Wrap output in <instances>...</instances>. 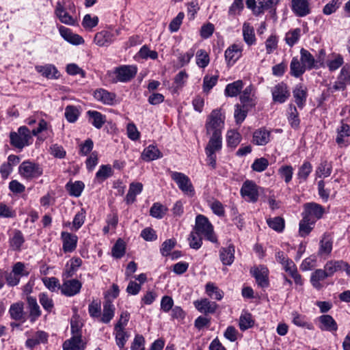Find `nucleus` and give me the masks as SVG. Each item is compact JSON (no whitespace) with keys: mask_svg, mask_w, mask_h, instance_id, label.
<instances>
[{"mask_svg":"<svg viewBox=\"0 0 350 350\" xmlns=\"http://www.w3.org/2000/svg\"><path fill=\"white\" fill-rule=\"evenodd\" d=\"M194 230L198 235H202L213 243L217 242V239L213 232V227L204 215H198L196 217Z\"/></svg>","mask_w":350,"mask_h":350,"instance_id":"1","label":"nucleus"},{"mask_svg":"<svg viewBox=\"0 0 350 350\" xmlns=\"http://www.w3.org/2000/svg\"><path fill=\"white\" fill-rule=\"evenodd\" d=\"M10 144L20 150L30 144L31 132L29 129L23 126L18 128L17 132H11L10 134Z\"/></svg>","mask_w":350,"mask_h":350,"instance_id":"2","label":"nucleus"},{"mask_svg":"<svg viewBox=\"0 0 350 350\" xmlns=\"http://www.w3.org/2000/svg\"><path fill=\"white\" fill-rule=\"evenodd\" d=\"M20 175L27 180H32L40 177L42 173V168L39 164L29 161H25L18 167Z\"/></svg>","mask_w":350,"mask_h":350,"instance_id":"3","label":"nucleus"},{"mask_svg":"<svg viewBox=\"0 0 350 350\" xmlns=\"http://www.w3.org/2000/svg\"><path fill=\"white\" fill-rule=\"evenodd\" d=\"M224 119L219 110L215 109L210 114L206 124V132L211 135H221Z\"/></svg>","mask_w":350,"mask_h":350,"instance_id":"4","label":"nucleus"},{"mask_svg":"<svg viewBox=\"0 0 350 350\" xmlns=\"http://www.w3.org/2000/svg\"><path fill=\"white\" fill-rule=\"evenodd\" d=\"M324 212V208L321 205L315 202H309L304 206L302 217L310 219V221H312V223L315 224L318 219L323 217Z\"/></svg>","mask_w":350,"mask_h":350,"instance_id":"5","label":"nucleus"},{"mask_svg":"<svg viewBox=\"0 0 350 350\" xmlns=\"http://www.w3.org/2000/svg\"><path fill=\"white\" fill-rule=\"evenodd\" d=\"M172 179L177 184L178 188L185 194L193 196L194 189L189 178L185 174L178 172H170Z\"/></svg>","mask_w":350,"mask_h":350,"instance_id":"6","label":"nucleus"},{"mask_svg":"<svg viewBox=\"0 0 350 350\" xmlns=\"http://www.w3.org/2000/svg\"><path fill=\"white\" fill-rule=\"evenodd\" d=\"M137 71V68L135 66L124 65L117 67L113 72L116 77L113 81L115 83L129 81L135 76Z\"/></svg>","mask_w":350,"mask_h":350,"instance_id":"7","label":"nucleus"},{"mask_svg":"<svg viewBox=\"0 0 350 350\" xmlns=\"http://www.w3.org/2000/svg\"><path fill=\"white\" fill-rule=\"evenodd\" d=\"M250 273L254 277L256 283L261 288H267L269 286V270L263 265L254 267L250 270Z\"/></svg>","mask_w":350,"mask_h":350,"instance_id":"8","label":"nucleus"},{"mask_svg":"<svg viewBox=\"0 0 350 350\" xmlns=\"http://www.w3.org/2000/svg\"><path fill=\"white\" fill-rule=\"evenodd\" d=\"M241 194L247 200L256 202L258 199L257 185L252 180H246L241 187Z\"/></svg>","mask_w":350,"mask_h":350,"instance_id":"9","label":"nucleus"},{"mask_svg":"<svg viewBox=\"0 0 350 350\" xmlns=\"http://www.w3.org/2000/svg\"><path fill=\"white\" fill-rule=\"evenodd\" d=\"M82 284L78 280L72 279L65 280L60 287L63 295L71 297L78 294L80 292Z\"/></svg>","mask_w":350,"mask_h":350,"instance_id":"10","label":"nucleus"},{"mask_svg":"<svg viewBox=\"0 0 350 350\" xmlns=\"http://www.w3.org/2000/svg\"><path fill=\"white\" fill-rule=\"evenodd\" d=\"M350 126L342 122L340 126L337 129L336 142L340 148L347 147L350 144Z\"/></svg>","mask_w":350,"mask_h":350,"instance_id":"11","label":"nucleus"},{"mask_svg":"<svg viewBox=\"0 0 350 350\" xmlns=\"http://www.w3.org/2000/svg\"><path fill=\"white\" fill-rule=\"evenodd\" d=\"M274 102L283 103L290 96L287 85L284 83H280L274 86L271 91Z\"/></svg>","mask_w":350,"mask_h":350,"instance_id":"12","label":"nucleus"},{"mask_svg":"<svg viewBox=\"0 0 350 350\" xmlns=\"http://www.w3.org/2000/svg\"><path fill=\"white\" fill-rule=\"evenodd\" d=\"M94 98L104 105H113L116 103V95L104 89H98L94 92Z\"/></svg>","mask_w":350,"mask_h":350,"instance_id":"13","label":"nucleus"},{"mask_svg":"<svg viewBox=\"0 0 350 350\" xmlns=\"http://www.w3.org/2000/svg\"><path fill=\"white\" fill-rule=\"evenodd\" d=\"M271 139V132L265 128H260L253 133L252 143L257 146H265Z\"/></svg>","mask_w":350,"mask_h":350,"instance_id":"14","label":"nucleus"},{"mask_svg":"<svg viewBox=\"0 0 350 350\" xmlns=\"http://www.w3.org/2000/svg\"><path fill=\"white\" fill-rule=\"evenodd\" d=\"M61 237L63 241V250L64 252H72L77 247L78 237L73 234L62 232Z\"/></svg>","mask_w":350,"mask_h":350,"instance_id":"15","label":"nucleus"},{"mask_svg":"<svg viewBox=\"0 0 350 350\" xmlns=\"http://www.w3.org/2000/svg\"><path fill=\"white\" fill-rule=\"evenodd\" d=\"M193 305L199 312L204 314H213L217 308L215 302L210 301L206 298L195 301Z\"/></svg>","mask_w":350,"mask_h":350,"instance_id":"16","label":"nucleus"},{"mask_svg":"<svg viewBox=\"0 0 350 350\" xmlns=\"http://www.w3.org/2000/svg\"><path fill=\"white\" fill-rule=\"evenodd\" d=\"M310 0H292V10L298 16L303 17L310 14Z\"/></svg>","mask_w":350,"mask_h":350,"instance_id":"17","label":"nucleus"},{"mask_svg":"<svg viewBox=\"0 0 350 350\" xmlns=\"http://www.w3.org/2000/svg\"><path fill=\"white\" fill-rule=\"evenodd\" d=\"M59 31L61 36L65 40L72 44L79 45L84 42V40L81 36L72 33V31L67 27L60 26L59 27Z\"/></svg>","mask_w":350,"mask_h":350,"instance_id":"18","label":"nucleus"},{"mask_svg":"<svg viewBox=\"0 0 350 350\" xmlns=\"http://www.w3.org/2000/svg\"><path fill=\"white\" fill-rule=\"evenodd\" d=\"M114 34L109 31L103 30L96 33L94 43L99 46H107L114 40Z\"/></svg>","mask_w":350,"mask_h":350,"instance_id":"19","label":"nucleus"},{"mask_svg":"<svg viewBox=\"0 0 350 350\" xmlns=\"http://www.w3.org/2000/svg\"><path fill=\"white\" fill-rule=\"evenodd\" d=\"M240 101L243 108H249L255 105L254 87L249 85L245 88L240 95Z\"/></svg>","mask_w":350,"mask_h":350,"instance_id":"20","label":"nucleus"},{"mask_svg":"<svg viewBox=\"0 0 350 350\" xmlns=\"http://www.w3.org/2000/svg\"><path fill=\"white\" fill-rule=\"evenodd\" d=\"M115 310L116 308L112 301L109 299H106L103 303V313H100L99 321L103 323H109L114 317Z\"/></svg>","mask_w":350,"mask_h":350,"instance_id":"21","label":"nucleus"},{"mask_svg":"<svg viewBox=\"0 0 350 350\" xmlns=\"http://www.w3.org/2000/svg\"><path fill=\"white\" fill-rule=\"evenodd\" d=\"M242 47L238 44H232L225 51V59L228 65H232L241 56Z\"/></svg>","mask_w":350,"mask_h":350,"instance_id":"22","label":"nucleus"},{"mask_svg":"<svg viewBox=\"0 0 350 350\" xmlns=\"http://www.w3.org/2000/svg\"><path fill=\"white\" fill-rule=\"evenodd\" d=\"M86 113L89 122L98 129H101L106 122V116L100 112L89 110Z\"/></svg>","mask_w":350,"mask_h":350,"instance_id":"23","label":"nucleus"},{"mask_svg":"<svg viewBox=\"0 0 350 350\" xmlns=\"http://www.w3.org/2000/svg\"><path fill=\"white\" fill-rule=\"evenodd\" d=\"M219 259L224 265H230L234 260V247L229 245L219 250Z\"/></svg>","mask_w":350,"mask_h":350,"instance_id":"24","label":"nucleus"},{"mask_svg":"<svg viewBox=\"0 0 350 350\" xmlns=\"http://www.w3.org/2000/svg\"><path fill=\"white\" fill-rule=\"evenodd\" d=\"M84 347L81 335H74L63 344L64 350H83Z\"/></svg>","mask_w":350,"mask_h":350,"instance_id":"25","label":"nucleus"},{"mask_svg":"<svg viewBox=\"0 0 350 350\" xmlns=\"http://www.w3.org/2000/svg\"><path fill=\"white\" fill-rule=\"evenodd\" d=\"M36 70L43 77L47 79H56L59 77V72L55 66L52 64H46L44 66H36Z\"/></svg>","mask_w":350,"mask_h":350,"instance_id":"26","label":"nucleus"},{"mask_svg":"<svg viewBox=\"0 0 350 350\" xmlns=\"http://www.w3.org/2000/svg\"><path fill=\"white\" fill-rule=\"evenodd\" d=\"M55 13L62 23L69 25L75 24V19L65 10L60 2L57 3Z\"/></svg>","mask_w":350,"mask_h":350,"instance_id":"27","label":"nucleus"},{"mask_svg":"<svg viewBox=\"0 0 350 350\" xmlns=\"http://www.w3.org/2000/svg\"><path fill=\"white\" fill-rule=\"evenodd\" d=\"M321 323L320 329L328 332H336L338 325L333 317L329 314H324L319 317Z\"/></svg>","mask_w":350,"mask_h":350,"instance_id":"28","label":"nucleus"},{"mask_svg":"<svg viewBox=\"0 0 350 350\" xmlns=\"http://www.w3.org/2000/svg\"><path fill=\"white\" fill-rule=\"evenodd\" d=\"M243 40L248 46H252L256 43V36L254 29L249 23L245 22L243 24Z\"/></svg>","mask_w":350,"mask_h":350,"instance_id":"29","label":"nucleus"},{"mask_svg":"<svg viewBox=\"0 0 350 350\" xmlns=\"http://www.w3.org/2000/svg\"><path fill=\"white\" fill-rule=\"evenodd\" d=\"M9 312L12 319L22 321L25 319L24 304L22 301L14 303L10 306Z\"/></svg>","mask_w":350,"mask_h":350,"instance_id":"30","label":"nucleus"},{"mask_svg":"<svg viewBox=\"0 0 350 350\" xmlns=\"http://www.w3.org/2000/svg\"><path fill=\"white\" fill-rule=\"evenodd\" d=\"M344 63L343 57L341 55L332 53L327 56L326 65L329 71H334L338 69Z\"/></svg>","mask_w":350,"mask_h":350,"instance_id":"31","label":"nucleus"},{"mask_svg":"<svg viewBox=\"0 0 350 350\" xmlns=\"http://www.w3.org/2000/svg\"><path fill=\"white\" fill-rule=\"evenodd\" d=\"M162 157L160 150L154 146L150 145L145 148L142 154V158L146 161H150Z\"/></svg>","mask_w":350,"mask_h":350,"instance_id":"32","label":"nucleus"},{"mask_svg":"<svg viewBox=\"0 0 350 350\" xmlns=\"http://www.w3.org/2000/svg\"><path fill=\"white\" fill-rule=\"evenodd\" d=\"M25 242L24 237L22 232L18 230H15L14 234L9 239L10 247L12 250L19 251Z\"/></svg>","mask_w":350,"mask_h":350,"instance_id":"33","label":"nucleus"},{"mask_svg":"<svg viewBox=\"0 0 350 350\" xmlns=\"http://www.w3.org/2000/svg\"><path fill=\"white\" fill-rule=\"evenodd\" d=\"M143 189V185L140 183H132L129 186V191L125 200L127 204H132L135 201V197L139 194Z\"/></svg>","mask_w":350,"mask_h":350,"instance_id":"34","label":"nucleus"},{"mask_svg":"<svg viewBox=\"0 0 350 350\" xmlns=\"http://www.w3.org/2000/svg\"><path fill=\"white\" fill-rule=\"evenodd\" d=\"M332 172V163L327 161H323L317 167L315 175L317 178H327L331 175Z\"/></svg>","mask_w":350,"mask_h":350,"instance_id":"35","label":"nucleus"},{"mask_svg":"<svg viewBox=\"0 0 350 350\" xmlns=\"http://www.w3.org/2000/svg\"><path fill=\"white\" fill-rule=\"evenodd\" d=\"M27 301L31 319L32 320L38 319L41 315V310L36 299L33 297L28 296L27 297Z\"/></svg>","mask_w":350,"mask_h":350,"instance_id":"36","label":"nucleus"},{"mask_svg":"<svg viewBox=\"0 0 350 350\" xmlns=\"http://www.w3.org/2000/svg\"><path fill=\"white\" fill-rule=\"evenodd\" d=\"M221 135H212L206 148V152H213L215 153L221 148Z\"/></svg>","mask_w":350,"mask_h":350,"instance_id":"37","label":"nucleus"},{"mask_svg":"<svg viewBox=\"0 0 350 350\" xmlns=\"http://www.w3.org/2000/svg\"><path fill=\"white\" fill-rule=\"evenodd\" d=\"M301 54V62L304 65V66L308 69H312V68H319V66L316 65L315 59L312 55L304 49H301L300 51Z\"/></svg>","mask_w":350,"mask_h":350,"instance_id":"38","label":"nucleus"},{"mask_svg":"<svg viewBox=\"0 0 350 350\" xmlns=\"http://www.w3.org/2000/svg\"><path fill=\"white\" fill-rule=\"evenodd\" d=\"M243 87L241 80H237L233 83H229L225 88V95L230 97L237 96Z\"/></svg>","mask_w":350,"mask_h":350,"instance_id":"39","label":"nucleus"},{"mask_svg":"<svg viewBox=\"0 0 350 350\" xmlns=\"http://www.w3.org/2000/svg\"><path fill=\"white\" fill-rule=\"evenodd\" d=\"M84 187L85 185L81 181H75L74 183L68 182L66 185V188L69 194L75 197H79L81 196Z\"/></svg>","mask_w":350,"mask_h":350,"instance_id":"40","label":"nucleus"},{"mask_svg":"<svg viewBox=\"0 0 350 350\" xmlns=\"http://www.w3.org/2000/svg\"><path fill=\"white\" fill-rule=\"evenodd\" d=\"M329 276L326 273L325 269H317L314 272L312 273L310 282L314 288L319 289L322 286L320 283V281L323 280L325 278Z\"/></svg>","mask_w":350,"mask_h":350,"instance_id":"41","label":"nucleus"},{"mask_svg":"<svg viewBox=\"0 0 350 350\" xmlns=\"http://www.w3.org/2000/svg\"><path fill=\"white\" fill-rule=\"evenodd\" d=\"M114 331L116 345L120 349H123L129 335L124 329L114 327Z\"/></svg>","mask_w":350,"mask_h":350,"instance_id":"42","label":"nucleus"},{"mask_svg":"<svg viewBox=\"0 0 350 350\" xmlns=\"http://www.w3.org/2000/svg\"><path fill=\"white\" fill-rule=\"evenodd\" d=\"M290 68L291 75L295 77H300L306 70L304 65L297 57L293 58Z\"/></svg>","mask_w":350,"mask_h":350,"instance_id":"43","label":"nucleus"},{"mask_svg":"<svg viewBox=\"0 0 350 350\" xmlns=\"http://www.w3.org/2000/svg\"><path fill=\"white\" fill-rule=\"evenodd\" d=\"M267 224L269 228L278 232H282L285 226L284 219L281 217L268 218Z\"/></svg>","mask_w":350,"mask_h":350,"instance_id":"44","label":"nucleus"},{"mask_svg":"<svg viewBox=\"0 0 350 350\" xmlns=\"http://www.w3.org/2000/svg\"><path fill=\"white\" fill-rule=\"evenodd\" d=\"M312 221H310V219L302 217V219L299 222V235L302 237H305L310 234L314 226Z\"/></svg>","mask_w":350,"mask_h":350,"instance_id":"45","label":"nucleus"},{"mask_svg":"<svg viewBox=\"0 0 350 350\" xmlns=\"http://www.w3.org/2000/svg\"><path fill=\"white\" fill-rule=\"evenodd\" d=\"M312 171V165L309 161H304L299 167L297 172V178L300 181H306Z\"/></svg>","mask_w":350,"mask_h":350,"instance_id":"46","label":"nucleus"},{"mask_svg":"<svg viewBox=\"0 0 350 350\" xmlns=\"http://www.w3.org/2000/svg\"><path fill=\"white\" fill-rule=\"evenodd\" d=\"M301 29L296 28L293 29L289 30L285 36V41L286 43L289 46H293L295 44H296L299 38L301 36Z\"/></svg>","mask_w":350,"mask_h":350,"instance_id":"47","label":"nucleus"},{"mask_svg":"<svg viewBox=\"0 0 350 350\" xmlns=\"http://www.w3.org/2000/svg\"><path fill=\"white\" fill-rule=\"evenodd\" d=\"M295 103L299 107H302L306 99V91L301 85H297L293 90Z\"/></svg>","mask_w":350,"mask_h":350,"instance_id":"48","label":"nucleus"},{"mask_svg":"<svg viewBox=\"0 0 350 350\" xmlns=\"http://www.w3.org/2000/svg\"><path fill=\"white\" fill-rule=\"evenodd\" d=\"M206 293L208 296L217 300H221L223 297V292L212 282L206 284Z\"/></svg>","mask_w":350,"mask_h":350,"instance_id":"49","label":"nucleus"},{"mask_svg":"<svg viewBox=\"0 0 350 350\" xmlns=\"http://www.w3.org/2000/svg\"><path fill=\"white\" fill-rule=\"evenodd\" d=\"M39 301L43 308L48 312H51L54 308L53 299L45 293H40Z\"/></svg>","mask_w":350,"mask_h":350,"instance_id":"50","label":"nucleus"},{"mask_svg":"<svg viewBox=\"0 0 350 350\" xmlns=\"http://www.w3.org/2000/svg\"><path fill=\"white\" fill-rule=\"evenodd\" d=\"M343 265L342 260H329L324 266V269L328 276H332L335 272L341 270V265Z\"/></svg>","mask_w":350,"mask_h":350,"instance_id":"51","label":"nucleus"},{"mask_svg":"<svg viewBox=\"0 0 350 350\" xmlns=\"http://www.w3.org/2000/svg\"><path fill=\"white\" fill-rule=\"evenodd\" d=\"M293 323L299 327H306L308 329L312 328V325L306 321V318L297 312L292 313Z\"/></svg>","mask_w":350,"mask_h":350,"instance_id":"52","label":"nucleus"},{"mask_svg":"<svg viewBox=\"0 0 350 350\" xmlns=\"http://www.w3.org/2000/svg\"><path fill=\"white\" fill-rule=\"evenodd\" d=\"M218 81V76H204L203 79L202 89L204 92L208 93L210 90L217 84Z\"/></svg>","mask_w":350,"mask_h":350,"instance_id":"53","label":"nucleus"},{"mask_svg":"<svg viewBox=\"0 0 350 350\" xmlns=\"http://www.w3.org/2000/svg\"><path fill=\"white\" fill-rule=\"evenodd\" d=\"M209 63V57L208 53L204 49L198 51L196 53V64L200 68H205Z\"/></svg>","mask_w":350,"mask_h":350,"instance_id":"54","label":"nucleus"},{"mask_svg":"<svg viewBox=\"0 0 350 350\" xmlns=\"http://www.w3.org/2000/svg\"><path fill=\"white\" fill-rule=\"evenodd\" d=\"M79 116L78 109L72 105H68L65 109V117L69 122L77 121Z\"/></svg>","mask_w":350,"mask_h":350,"instance_id":"55","label":"nucleus"},{"mask_svg":"<svg viewBox=\"0 0 350 350\" xmlns=\"http://www.w3.org/2000/svg\"><path fill=\"white\" fill-rule=\"evenodd\" d=\"M125 249L124 242L118 239L112 248V256L116 258H122L125 254Z\"/></svg>","mask_w":350,"mask_h":350,"instance_id":"56","label":"nucleus"},{"mask_svg":"<svg viewBox=\"0 0 350 350\" xmlns=\"http://www.w3.org/2000/svg\"><path fill=\"white\" fill-rule=\"evenodd\" d=\"M167 208L159 203H154L150 210V214L152 217L161 219L165 214Z\"/></svg>","mask_w":350,"mask_h":350,"instance_id":"57","label":"nucleus"},{"mask_svg":"<svg viewBox=\"0 0 350 350\" xmlns=\"http://www.w3.org/2000/svg\"><path fill=\"white\" fill-rule=\"evenodd\" d=\"M88 312L91 317L100 319L101 312L100 302L97 300H93L89 304Z\"/></svg>","mask_w":350,"mask_h":350,"instance_id":"58","label":"nucleus"},{"mask_svg":"<svg viewBox=\"0 0 350 350\" xmlns=\"http://www.w3.org/2000/svg\"><path fill=\"white\" fill-rule=\"evenodd\" d=\"M85 211L81 208L75 215L72 221V228L75 230L79 229L83 224L85 218Z\"/></svg>","mask_w":350,"mask_h":350,"instance_id":"59","label":"nucleus"},{"mask_svg":"<svg viewBox=\"0 0 350 350\" xmlns=\"http://www.w3.org/2000/svg\"><path fill=\"white\" fill-rule=\"evenodd\" d=\"M278 173L282 178H284L285 182L288 183L292 179L293 168L291 165H282L279 168Z\"/></svg>","mask_w":350,"mask_h":350,"instance_id":"60","label":"nucleus"},{"mask_svg":"<svg viewBox=\"0 0 350 350\" xmlns=\"http://www.w3.org/2000/svg\"><path fill=\"white\" fill-rule=\"evenodd\" d=\"M269 165V161L267 159L261 157L256 159L252 165L254 171L261 172L265 170Z\"/></svg>","mask_w":350,"mask_h":350,"instance_id":"61","label":"nucleus"},{"mask_svg":"<svg viewBox=\"0 0 350 350\" xmlns=\"http://www.w3.org/2000/svg\"><path fill=\"white\" fill-rule=\"evenodd\" d=\"M332 250V242L328 239H323L320 242L319 254L321 256H328Z\"/></svg>","mask_w":350,"mask_h":350,"instance_id":"62","label":"nucleus"},{"mask_svg":"<svg viewBox=\"0 0 350 350\" xmlns=\"http://www.w3.org/2000/svg\"><path fill=\"white\" fill-rule=\"evenodd\" d=\"M288 121L293 128L298 127L299 124V119L298 118V112L295 106L291 105L289 107Z\"/></svg>","mask_w":350,"mask_h":350,"instance_id":"63","label":"nucleus"},{"mask_svg":"<svg viewBox=\"0 0 350 350\" xmlns=\"http://www.w3.org/2000/svg\"><path fill=\"white\" fill-rule=\"evenodd\" d=\"M185 14L183 12H179L177 16L171 21L169 25V29L172 32L177 31L182 24Z\"/></svg>","mask_w":350,"mask_h":350,"instance_id":"64","label":"nucleus"}]
</instances>
